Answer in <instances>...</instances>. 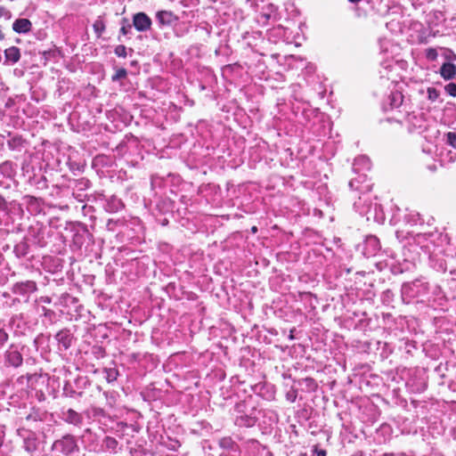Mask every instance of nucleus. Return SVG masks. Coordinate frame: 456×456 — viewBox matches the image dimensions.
I'll list each match as a JSON object with an SVG mask.
<instances>
[{"label": "nucleus", "instance_id": "nucleus-11", "mask_svg": "<svg viewBox=\"0 0 456 456\" xmlns=\"http://www.w3.org/2000/svg\"><path fill=\"white\" fill-rule=\"evenodd\" d=\"M56 338L59 341V343L62 344V346L65 349H67L70 346L71 338H69V336L67 332L60 331L59 333H57Z\"/></svg>", "mask_w": 456, "mask_h": 456}, {"label": "nucleus", "instance_id": "nucleus-16", "mask_svg": "<svg viewBox=\"0 0 456 456\" xmlns=\"http://www.w3.org/2000/svg\"><path fill=\"white\" fill-rule=\"evenodd\" d=\"M233 441L230 437H224L219 441V444L221 447L224 449H230L233 445Z\"/></svg>", "mask_w": 456, "mask_h": 456}, {"label": "nucleus", "instance_id": "nucleus-2", "mask_svg": "<svg viewBox=\"0 0 456 456\" xmlns=\"http://www.w3.org/2000/svg\"><path fill=\"white\" fill-rule=\"evenodd\" d=\"M55 450L61 452L62 453L69 455L77 450V445L75 438L71 436H63L61 439L57 440L53 444Z\"/></svg>", "mask_w": 456, "mask_h": 456}, {"label": "nucleus", "instance_id": "nucleus-13", "mask_svg": "<svg viewBox=\"0 0 456 456\" xmlns=\"http://www.w3.org/2000/svg\"><path fill=\"white\" fill-rule=\"evenodd\" d=\"M37 441L33 437H28L24 440V448L27 452H32L37 450Z\"/></svg>", "mask_w": 456, "mask_h": 456}, {"label": "nucleus", "instance_id": "nucleus-4", "mask_svg": "<svg viewBox=\"0 0 456 456\" xmlns=\"http://www.w3.org/2000/svg\"><path fill=\"white\" fill-rule=\"evenodd\" d=\"M32 23L28 19H17L12 24V29L17 33H28L30 31Z\"/></svg>", "mask_w": 456, "mask_h": 456}, {"label": "nucleus", "instance_id": "nucleus-23", "mask_svg": "<svg viewBox=\"0 0 456 456\" xmlns=\"http://www.w3.org/2000/svg\"><path fill=\"white\" fill-rule=\"evenodd\" d=\"M364 202H365V200H363L362 199V197H360V198H359V200H358V201H356V202H354V208H355L357 211H359L361 214L363 212V209H362L363 205H362V204H363Z\"/></svg>", "mask_w": 456, "mask_h": 456}, {"label": "nucleus", "instance_id": "nucleus-7", "mask_svg": "<svg viewBox=\"0 0 456 456\" xmlns=\"http://www.w3.org/2000/svg\"><path fill=\"white\" fill-rule=\"evenodd\" d=\"M4 56L6 61L16 63L20 58V49L16 46L9 47L4 51Z\"/></svg>", "mask_w": 456, "mask_h": 456}, {"label": "nucleus", "instance_id": "nucleus-1", "mask_svg": "<svg viewBox=\"0 0 456 456\" xmlns=\"http://www.w3.org/2000/svg\"><path fill=\"white\" fill-rule=\"evenodd\" d=\"M365 213L367 226H379L384 224L385 217L383 211L375 206L373 208L369 205Z\"/></svg>", "mask_w": 456, "mask_h": 456}, {"label": "nucleus", "instance_id": "nucleus-21", "mask_svg": "<svg viewBox=\"0 0 456 456\" xmlns=\"http://www.w3.org/2000/svg\"><path fill=\"white\" fill-rule=\"evenodd\" d=\"M106 373H107V380L109 382H111V381H114L117 379V377H118V371L114 369H109L106 370Z\"/></svg>", "mask_w": 456, "mask_h": 456}, {"label": "nucleus", "instance_id": "nucleus-14", "mask_svg": "<svg viewBox=\"0 0 456 456\" xmlns=\"http://www.w3.org/2000/svg\"><path fill=\"white\" fill-rule=\"evenodd\" d=\"M359 164H362L365 167V169H370V160L368 158H366L365 156H361L359 158H357L355 160H354V169L355 171H358V168H357V166Z\"/></svg>", "mask_w": 456, "mask_h": 456}, {"label": "nucleus", "instance_id": "nucleus-3", "mask_svg": "<svg viewBox=\"0 0 456 456\" xmlns=\"http://www.w3.org/2000/svg\"><path fill=\"white\" fill-rule=\"evenodd\" d=\"M133 25L140 32L147 31L151 27V18L144 12H138L133 17Z\"/></svg>", "mask_w": 456, "mask_h": 456}, {"label": "nucleus", "instance_id": "nucleus-22", "mask_svg": "<svg viewBox=\"0 0 456 456\" xmlns=\"http://www.w3.org/2000/svg\"><path fill=\"white\" fill-rule=\"evenodd\" d=\"M445 91L450 94L451 96L456 97V84L455 83H450L445 86Z\"/></svg>", "mask_w": 456, "mask_h": 456}, {"label": "nucleus", "instance_id": "nucleus-25", "mask_svg": "<svg viewBox=\"0 0 456 456\" xmlns=\"http://www.w3.org/2000/svg\"><path fill=\"white\" fill-rule=\"evenodd\" d=\"M131 26L128 25V26H123L121 27L120 28V32L123 34V35H126L130 29Z\"/></svg>", "mask_w": 456, "mask_h": 456}, {"label": "nucleus", "instance_id": "nucleus-27", "mask_svg": "<svg viewBox=\"0 0 456 456\" xmlns=\"http://www.w3.org/2000/svg\"><path fill=\"white\" fill-rule=\"evenodd\" d=\"M317 456H326V452L324 451H320L318 452Z\"/></svg>", "mask_w": 456, "mask_h": 456}, {"label": "nucleus", "instance_id": "nucleus-24", "mask_svg": "<svg viewBox=\"0 0 456 456\" xmlns=\"http://www.w3.org/2000/svg\"><path fill=\"white\" fill-rule=\"evenodd\" d=\"M7 334L4 330L0 329V344L4 343L7 340Z\"/></svg>", "mask_w": 456, "mask_h": 456}, {"label": "nucleus", "instance_id": "nucleus-20", "mask_svg": "<svg viewBox=\"0 0 456 456\" xmlns=\"http://www.w3.org/2000/svg\"><path fill=\"white\" fill-rule=\"evenodd\" d=\"M104 444L108 449L111 450H115L118 445V442L116 441V439L109 436L105 438Z\"/></svg>", "mask_w": 456, "mask_h": 456}, {"label": "nucleus", "instance_id": "nucleus-19", "mask_svg": "<svg viewBox=\"0 0 456 456\" xmlns=\"http://www.w3.org/2000/svg\"><path fill=\"white\" fill-rule=\"evenodd\" d=\"M114 53L117 56L125 58L126 56V47L123 45L116 46Z\"/></svg>", "mask_w": 456, "mask_h": 456}, {"label": "nucleus", "instance_id": "nucleus-12", "mask_svg": "<svg viewBox=\"0 0 456 456\" xmlns=\"http://www.w3.org/2000/svg\"><path fill=\"white\" fill-rule=\"evenodd\" d=\"M94 30L97 36V37H100L102 34L105 30V23L104 21L99 17L94 23L93 24Z\"/></svg>", "mask_w": 456, "mask_h": 456}, {"label": "nucleus", "instance_id": "nucleus-28", "mask_svg": "<svg viewBox=\"0 0 456 456\" xmlns=\"http://www.w3.org/2000/svg\"><path fill=\"white\" fill-rule=\"evenodd\" d=\"M349 186H350L351 188H353V187H354V181H350V183H349Z\"/></svg>", "mask_w": 456, "mask_h": 456}, {"label": "nucleus", "instance_id": "nucleus-29", "mask_svg": "<svg viewBox=\"0 0 456 456\" xmlns=\"http://www.w3.org/2000/svg\"><path fill=\"white\" fill-rule=\"evenodd\" d=\"M4 12V8H0V16L3 14Z\"/></svg>", "mask_w": 456, "mask_h": 456}, {"label": "nucleus", "instance_id": "nucleus-6", "mask_svg": "<svg viewBox=\"0 0 456 456\" xmlns=\"http://www.w3.org/2000/svg\"><path fill=\"white\" fill-rule=\"evenodd\" d=\"M440 74L446 80L452 79L456 75V66L452 63L445 62L440 69Z\"/></svg>", "mask_w": 456, "mask_h": 456}, {"label": "nucleus", "instance_id": "nucleus-15", "mask_svg": "<svg viewBox=\"0 0 456 456\" xmlns=\"http://www.w3.org/2000/svg\"><path fill=\"white\" fill-rule=\"evenodd\" d=\"M127 75L126 69L124 68H120L116 70V73L112 76V81H118L119 79L125 78Z\"/></svg>", "mask_w": 456, "mask_h": 456}, {"label": "nucleus", "instance_id": "nucleus-18", "mask_svg": "<svg viewBox=\"0 0 456 456\" xmlns=\"http://www.w3.org/2000/svg\"><path fill=\"white\" fill-rule=\"evenodd\" d=\"M447 143L456 149V132H449L446 134Z\"/></svg>", "mask_w": 456, "mask_h": 456}, {"label": "nucleus", "instance_id": "nucleus-26", "mask_svg": "<svg viewBox=\"0 0 456 456\" xmlns=\"http://www.w3.org/2000/svg\"><path fill=\"white\" fill-rule=\"evenodd\" d=\"M19 141H20V139H17V138H13L12 141H9L8 142L9 147L13 148Z\"/></svg>", "mask_w": 456, "mask_h": 456}, {"label": "nucleus", "instance_id": "nucleus-17", "mask_svg": "<svg viewBox=\"0 0 456 456\" xmlns=\"http://www.w3.org/2000/svg\"><path fill=\"white\" fill-rule=\"evenodd\" d=\"M437 56H438V53L436 49L428 48L426 50V57L428 60L434 61L436 60Z\"/></svg>", "mask_w": 456, "mask_h": 456}, {"label": "nucleus", "instance_id": "nucleus-8", "mask_svg": "<svg viewBox=\"0 0 456 456\" xmlns=\"http://www.w3.org/2000/svg\"><path fill=\"white\" fill-rule=\"evenodd\" d=\"M156 17L160 24L169 25L174 20V14L170 11H159L157 12Z\"/></svg>", "mask_w": 456, "mask_h": 456}, {"label": "nucleus", "instance_id": "nucleus-5", "mask_svg": "<svg viewBox=\"0 0 456 456\" xmlns=\"http://www.w3.org/2000/svg\"><path fill=\"white\" fill-rule=\"evenodd\" d=\"M9 214L7 212V202L5 199L0 195V225L8 226L10 224Z\"/></svg>", "mask_w": 456, "mask_h": 456}, {"label": "nucleus", "instance_id": "nucleus-10", "mask_svg": "<svg viewBox=\"0 0 456 456\" xmlns=\"http://www.w3.org/2000/svg\"><path fill=\"white\" fill-rule=\"evenodd\" d=\"M64 419L73 425H77L81 421V417L75 411L69 409L66 412L63 413Z\"/></svg>", "mask_w": 456, "mask_h": 456}, {"label": "nucleus", "instance_id": "nucleus-9", "mask_svg": "<svg viewBox=\"0 0 456 456\" xmlns=\"http://www.w3.org/2000/svg\"><path fill=\"white\" fill-rule=\"evenodd\" d=\"M6 359L7 362L14 367H18L22 363L21 354L16 350L8 351L6 354Z\"/></svg>", "mask_w": 456, "mask_h": 456}]
</instances>
